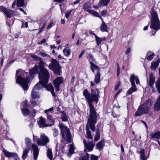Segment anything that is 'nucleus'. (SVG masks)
<instances>
[{
	"label": "nucleus",
	"mask_w": 160,
	"mask_h": 160,
	"mask_svg": "<svg viewBox=\"0 0 160 160\" xmlns=\"http://www.w3.org/2000/svg\"><path fill=\"white\" fill-rule=\"evenodd\" d=\"M150 20L151 21L159 20L157 13L155 11L153 8H152L150 12Z\"/></svg>",
	"instance_id": "nucleus-15"
},
{
	"label": "nucleus",
	"mask_w": 160,
	"mask_h": 160,
	"mask_svg": "<svg viewBox=\"0 0 160 160\" xmlns=\"http://www.w3.org/2000/svg\"><path fill=\"white\" fill-rule=\"evenodd\" d=\"M62 115L61 116L62 120L63 122H66L68 120V119L64 112H62Z\"/></svg>",
	"instance_id": "nucleus-41"
},
{
	"label": "nucleus",
	"mask_w": 160,
	"mask_h": 160,
	"mask_svg": "<svg viewBox=\"0 0 160 160\" xmlns=\"http://www.w3.org/2000/svg\"><path fill=\"white\" fill-rule=\"evenodd\" d=\"M31 102L32 106H34L37 104V102L33 100L31 101Z\"/></svg>",
	"instance_id": "nucleus-59"
},
{
	"label": "nucleus",
	"mask_w": 160,
	"mask_h": 160,
	"mask_svg": "<svg viewBox=\"0 0 160 160\" xmlns=\"http://www.w3.org/2000/svg\"><path fill=\"white\" fill-rule=\"evenodd\" d=\"M93 34L95 36L96 41L97 45L98 46L100 44L102 41L106 40V37H104L102 38H100L97 36L95 33H93Z\"/></svg>",
	"instance_id": "nucleus-19"
},
{
	"label": "nucleus",
	"mask_w": 160,
	"mask_h": 160,
	"mask_svg": "<svg viewBox=\"0 0 160 160\" xmlns=\"http://www.w3.org/2000/svg\"><path fill=\"white\" fill-rule=\"evenodd\" d=\"M104 141H102L98 143L97 145V148L99 149H102L103 146Z\"/></svg>",
	"instance_id": "nucleus-42"
},
{
	"label": "nucleus",
	"mask_w": 160,
	"mask_h": 160,
	"mask_svg": "<svg viewBox=\"0 0 160 160\" xmlns=\"http://www.w3.org/2000/svg\"><path fill=\"white\" fill-rule=\"evenodd\" d=\"M53 135L54 137L57 136L58 134V130L56 129H53Z\"/></svg>",
	"instance_id": "nucleus-53"
},
{
	"label": "nucleus",
	"mask_w": 160,
	"mask_h": 160,
	"mask_svg": "<svg viewBox=\"0 0 160 160\" xmlns=\"http://www.w3.org/2000/svg\"><path fill=\"white\" fill-rule=\"evenodd\" d=\"M49 142V139L44 133H41L40 139L37 140L38 145L43 146L46 145Z\"/></svg>",
	"instance_id": "nucleus-9"
},
{
	"label": "nucleus",
	"mask_w": 160,
	"mask_h": 160,
	"mask_svg": "<svg viewBox=\"0 0 160 160\" xmlns=\"http://www.w3.org/2000/svg\"><path fill=\"white\" fill-rule=\"evenodd\" d=\"M17 6L18 7H22L24 5V0H17Z\"/></svg>",
	"instance_id": "nucleus-36"
},
{
	"label": "nucleus",
	"mask_w": 160,
	"mask_h": 160,
	"mask_svg": "<svg viewBox=\"0 0 160 160\" xmlns=\"http://www.w3.org/2000/svg\"><path fill=\"white\" fill-rule=\"evenodd\" d=\"M110 1V0H100L98 5L99 7H101L102 5L106 6L109 2Z\"/></svg>",
	"instance_id": "nucleus-26"
},
{
	"label": "nucleus",
	"mask_w": 160,
	"mask_h": 160,
	"mask_svg": "<svg viewBox=\"0 0 160 160\" xmlns=\"http://www.w3.org/2000/svg\"><path fill=\"white\" fill-rule=\"evenodd\" d=\"M30 149L29 148H25L23 152V154L22 156V158L23 160H25L27 156L28 151H29Z\"/></svg>",
	"instance_id": "nucleus-30"
},
{
	"label": "nucleus",
	"mask_w": 160,
	"mask_h": 160,
	"mask_svg": "<svg viewBox=\"0 0 160 160\" xmlns=\"http://www.w3.org/2000/svg\"><path fill=\"white\" fill-rule=\"evenodd\" d=\"M21 111L22 112L23 115L24 116H26L29 115V111L28 108H22Z\"/></svg>",
	"instance_id": "nucleus-35"
},
{
	"label": "nucleus",
	"mask_w": 160,
	"mask_h": 160,
	"mask_svg": "<svg viewBox=\"0 0 160 160\" xmlns=\"http://www.w3.org/2000/svg\"><path fill=\"white\" fill-rule=\"evenodd\" d=\"M100 91L98 89H92L91 94L85 89L83 91V95L85 97L86 101L88 102L90 107V113L88 118V123L86 127L87 131V137L90 139L92 138V137L89 131L88 126L93 131L95 130V124L97 122V115L94 107L92 105V102L95 101L97 103L100 97Z\"/></svg>",
	"instance_id": "nucleus-1"
},
{
	"label": "nucleus",
	"mask_w": 160,
	"mask_h": 160,
	"mask_svg": "<svg viewBox=\"0 0 160 160\" xmlns=\"http://www.w3.org/2000/svg\"><path fill=\"white\" fill-rule=\"evenodd\" d=\"M3 152L6 157L9 158L8 160H18L19 159L16 153L11 152L5 150H3Z\"/></svg>",
	"instance_id": "nucleus-10"
},
{
	"label": "nucleus",
	"mask_w": 160,
	"mask_h": 160,
	"mask_svg": "<svg viewBox=\"0 0 160 160\" xmlns=\"http://www.w3.org/2000/svg\"><path fill=\"white\" fill-rule=\"evenodd\" d=\"M100 74L99 72H97L95 75L94 81L96 84H98L100 82Z\"/></svg>",
	"instance_id": "nucleus-27"
},
{
	"label": "nucleus",
	"mask_w": 160,
	"mask_h": 160,
	"mask_svg": "<svg viewBox=\"0 0 160 160\" xmlns=\"http://www.w3.org/2000/svg\"><path fill=\"white\" fill-rule=\"evenodd\" d=\"M25 143L27 146V148L30 149L31 145V141L29 138H26L25 139Z\"/></svg>",
	"instance_id": "nucleus-39"
},
{
	"label": "nucleus",
	"mask_w": 160,
	"mask_h": 160,
	"mask_svg": "<svg viewBox=\"0 0 160 160\" xmlns=\"http://www.w3.org/2000/svg\"><path fill=\"white\" fill-rule=\"evenodd\" d=\"M64 148L63 146H62L61 147L59 148V149H58L57 145H56V150L57 152H58V155L60 154L61 153H63L64 152V150H63Z\"/></svg>",
	"instance_id": "nucleus-31"
},
{
	"label": "nucleus",
	"mask_w": 160,
	"mask_h": 160,
	"mask_svg": "<svg viewBox=\"0 0 160 160\" xmlns=\"http://www.w3.org/2000/svg\"><path fill=\"white\" fill-rule=\"evenodd\" d=\"M85 53V51L84 50L82 51L81 53L80 54V55H79L78 57L79 58H80L82 56L84 53Z\"/></svg>",
	"instance_id": "nucleus-64"
},
{
	"label": "nucleus",
	"mask_w": 160,
	"mask_h": 160,
	"mask_svg": "<svg viewBox=\"0 0 160 160\" xmlns=\"http://www.w3.org/2000/svg\"><path fill=\"white\" fill-rule=\"evenodd\" d=\"M90 68L93 72H94L95 70H97V72H100V70L99 67L95 64L93 62H90Z\"/></svg>",
	"instance_id": "nucleus-20"
},
{
	"label": "nucleus",
	"mask_w": 160,
	"mask_h": 160,
	"mask_svg": "<svg viewBox=\"0 0 160 160\" xmlns=\"http://www.w3.org/2000/svg\"><path fill=\"white\" fill-rule=\"evenodd\" d=\"M31 57L37 60L38 59L40 58L39 57L36 55H32Z\"/></svg>",
	"instance_id": "nucleus-62"
},
{
	"label": "nucleus",
	"mask_w": 160,
	"mask_h": 160,
	"mask_svg": "<svg viewBox=\"0 0 160 160\" xmlns=\"http://www.w3.org/2000/svg\"><path fill=\"white\" fill-rule=\"evenodd\" d=\"M48 79H48L47 82H46L45 81H44V80H43V81H41L39 79V83L36 84V85L34 86L33 89L32 90L31 95L32 97L33 98L35 99L39 98V95L38 92L35 90V89L39 90L41 89L43 87H44V86H45V84H47L48 82Z\"/></svg>",
	"instance_id": "nucleus-7"
},
{
	"label": "nucleus",
	"mask_w": 160,
	"mask_h": 160,
	"mask_svg": "<svg viewBox=\"0 0 160 160\" xmlns=\"http://www.w3.org/2000/svg\"><path fill=\"white\" fill-rule=\"evenodd\" d=\"M45 23H44L43 24L42 26V27L39 30L38 33H40L42 31V30L45 28Z\"/></svg>",
	"instance_id": "nucleus-58"
},
{
	"label": "nucleus",
	"mask_w": 160,
	"mask_h": 160,
	"mask_svg": "<svg viewBox=\"0 0 160 160\" xmlns=\"http://www.w3.org/2000/svg\"><path fill=\"white\" fill-rule=\"evenodd\" d=\"M82 7L85 11L88 12V11L90 10L89 9L91 8V4L89 2H86L84 4Z\"/></svg>",
	"instance_id": "nucleus-25"
},
{
	"label": "nucleus",
	"mask_w": 160,
	"mask_h": 160,
	"mask_svg": "<svg viewBox=\"0 0 160 160\" xmlns=\"http://www.w3.org/2000/svg\"><path fill=\"white\" fill-rule=\"evenodd\" d=\"M120 82H118L116 86H115V89L116 90H117L118 89V88L120 86Z\"/></svg>",
	"instance_id": "nucleus-60"
},
{
	"label": "nucleus",
	"mask_w": 160,
	"mask_h": 160,
	"mask_svg": "<svg viewBox=\"0 0 160 160\" xmlns=\"http://www.w3.org/2000/svg\"><path fill=\"white\" fill-rule=\"evenodd\" d=\"M72 11V10H71L67 11L66 12V13L65 14V17L67 18H68L69 17L70 15V14Z\"/></svg>",
	"instance_id": "nucleus-48"
},
{
	"label": "nucleus",
	"mask_w": 160,
	"mask_h": 160,
	"mask_svg": "<svg viewBox=\"0 0 160 160\" xmlns=\"http://www.w3.org/2000/svg\"><path fill=\"white\" fill-rule=\"evenodd\" d=\"M89 154L86 152V156H83L82 157L81 160H89Z\"/></svg>",
	"instance_id": "nucleus-46"
},
{
	"label": "nucleus",
	"mask_w": 160,
	"mask_h": 160,
	"mask_svg": "<svg viewBox=\"0 0 160 160\" xmlns=\"http://www.w3.org/2000/svg\"><path fill=\"white\" fill-rule=\"evenodd\" d=\"M46 39H43L42 40H41V41L39 42H38V44L39 45L41 44H42L43 43L46 42Z\"/></svg>",
	"instance_id": "nucleus-56"
},
{
	"label": "nucleus",
	"mask_w": 160,
	"mask_h": 160,
	"mask_svg": "<svg viewBox=\"0 0 160 160\" xmlns=\"http://www.w3.org/2000/svg\"><path fill=\"white\" fill-rule=\"evenodd\" d=\"M74 150V147L73 145L70 144V148L69 149V152L71 153H72Z\"/></svg>",
	"instance_id": "nucleus-49"
},
{
	"label": "nucleus",
	"mask_w": 160,
	"mask_h": 160,
	"mask_svg": "<svg viewBox=\"0 0 160 160\" xmlns=\"http://www.w3.org/2000/svg\"><path fill=\"white\" fill-rule=\"evenodd\" d=\"M153 102L150 100H148L143 104H141L138 107L137 111L135 112V117L140 116L142 114L148 113L149 110L152 107Z\"/></svg>",
	"instance_id": "nucleus-3"
},
{
	"label": "nucleus",
	"mask_w": 160,
	"mask_h": 160,
	"mask_svg": "<svg viewBox=\"0 0 160 160\" xmlns=\"http://www.w3.org/2000/svg\"><path fill=\"white\" fill-rule=\"evenodd\" d=\"M153 102L150 100H148L143 104H141L138 107L137 111L135 112V117L140 116L142 114L148 113L149 110L152 107Z\"/></svg>",
	"instance_id": "nucleus-4"
},
{
	"label": "nucleus",
	"mask_w": 160,
	"mask_h": 160,
	"mask_svg": "<svg viewBox=\"0 0 160 160\" xmlns=\"http://www.w3.org/2000/svg\"><path fill=\"white\" fill-rule=\"evenodd\" d=\"M158 65L159 62L157 61L152 62L151 66V69L152 70H155L158 67Z\"/></svg>",
	"instance_id": "nucleus-28"
},
{
	"label": "nucleus",
	"mask_w": 160,
	"mask_h": 160,
	"mask_svg": "<svg viewBox=\"0 0 160 160\" xmlns=\"http://www.w3.org/2000/svg\"><path fill=\"white\" fill-rule=\"evenodd\" d=\"M88 56L89 58L93 62L95 63H96L95 59V58H94V57L92 55L89 54L88 55Z\"/></svg>",
	"instance_id": "nucleus-47"
},
{
	"label": "nucleus",
	"mask_w": 160,
	"mask_h": 160,
	"mask_svg": "<svg viewBox=\"0 0 160 160\" xmlns=\"http://www.w3.org/2000/svg\"><path fill=\"white\" fill-rule=\"evenodd\" d=\"M47 118L49 122L52 123L51 124H48L49 125H51V126L53 125L55 123V121L52 118V116L48 114H47Z\"/></svg>",
	"instance_id": "nucleus-34"
},
{
	"label": "nucleus",
	"mask_w": 160,
	"mask_h": 160,
	"mask_svg": "<svg viewBox=\"0 0 160 160\" xmlns=\"http://www.w3.org/2000/svg\"><path fill=\"white\" fill-rule=\"evenodd\" d=\"M39 55L47 59L49 58V55L44 52H40L39 53Z\"/></svg>",
	"instance_id": "nucleus-43"
},
{
	"label": "nucleus",
	"mask_w": 160,
	"mask_h": 160,
	"mask_svg": "<svg viewBox=\"0 0 160 160\" xmlns=\"http://www.w3.org/2000/svg\"><path fill=\"white\" fill-rule=\"evenodd\" d=\"M48 67L55 74H60L61 68L58 62L56 59H52L51 62L49 64Z\"/></svg>",
	"instance_id": "nucleus-8"
},
{
	"label": "nucleus",
	"mask_w": 160,
	"mask_h": 160,
	"mask_svg": "<svg viewBox=\"0 0 160 160\" xmlns=\"http://www.w3.org/2000/svg\"><path fill=\"white\" fill-rule=\"evenodd\" d=\"M53 110V108L52 107L49 109H47L45 110L44 112L45 113H46L47 114H49V112H51Z\"/></svg>",
	"instance_id": "nucleus-52"
},
{
	"label": "nucleus",
	"mask_w": 160,
	"mask_h": 160,
	"mask_svg": "<svg viewBox=\"0 0 160 160\" xmlns=\"http://www.w3.org/2000/svg\"><path fill=\"white\" fill-rule=\"evenodd\" d=\"M108 28L106 25L105 22L103 21L100 27L101 31L102 32H108Z\"/></svg>",
	"instance_id": "nucleus-22"
},
{
	"label": "nucleus",
	"mask_w": 160,
	"mask_h": 160,
	"mask_svg": "<svg viewBox=\"0 0 160 160\" xmlns=\"http://www.w3.org/2000/svg\"><path fill=\"white\" fill-rule=\"evenodd\" d=\"M88 12L94 16L97 17L98 16L99 14L98 13L95 11L90 10L88 11Z\"/></svg>",
	"instance_id": "nucleus-45"
},
{
	"label": "nucleus",
	"mask_w": 160,
	"mask_h": 160,
	"mask_svg": "<svg viewBox=\"0 0 160 160\" xmlns=\"http://www.w3.org/2000/svg\"><path fill=\"white\" fill-rule=\"evenodd\" d=\"M107 12V10H104L101 12V14L102 16H104L106 14Z\"/></svg>",
	"instance_id": "nucleus-57"
},
{
	"label": "nucleus",
	"mask_w": 160,
	"mask_h": 160,
	"mask_svg": "<svg viewBox=\"0 0 160 160\" xmlns=\"http://www.w3.org/2000/svg\"><path fill=\"white\" fill-rule=\"evenodd\" d=\"M20 69L17 70L16 72V82L20 84L24 90H27L28 89V82L31 78H32L34 74L38 72V68L37 65L30 71V76L27 77L25 74L27 73Z\"/></svg>",
	"instance_id": "nucleus-2"
},
{
	"label": "nucleus",
	"mask_w": 160,
	"mask_h": 160,
	"mask_svg": "<svg viewBox=\"0 0 160 160\" xmlns=\"http://www.w3.org/2000/svg\"><path fill=\"white\" fill-rule=\"evenodd\" d=\"M154 56V54L153 53L148 56L147 58V59L149 60H151L153 58Z\"/></svg>",
	"instance_id": "nucleus-50"
},
{
	"label": "nucleus",
	"mask_w": 160,
	"mask_h": 160,
	"mask_svg": "<svg viewBox=\"0 0 160 160\" xmlns=\"http://www.w3.org/2000/svg\"><path fill=\"white\" fill-rule=\"evenodd\" d=\"M39 127L41 128H43L45 127L51 126V125H49L45 123V119L42 117H40V120L38 121Z\"/></svg>",
	"instance_id": "nucleus-16"
},
{
	"label": "nucleus",
	"mask_w": 160,
	"mask_h": 160,
	"mask_svg": "<svg viewBox=\"0 0 160 160\" xmlns=\"http://www.w3.org/2000/svg\"><path fill=\"white\" fill-rule=\"evenodd\" d=\"M154 109L156 111H158L160 109V96L154 104Z\"/></svg>",
	"instance_id": "nucleus-21"
},
{
	"label": "nucleus",
	"mask_w": 160,
	"mask_h": 160,
	"mask_svg": "<svg viewBox=\"0 0 160 160\" xmlns=\"http://www.w3.org/2000/svg\"><path fill=\"white\" fill-rule=\"evenodd\" d=\"M0 11L5 13L7 17L10 18L12 15V11L9 9L6 8L2 6H0Z\"/></svg>",
	"instance_id": "nucleus-13"
},
{
	"label": "nucleus",
	"mask_w": 160,
	"mask_h": 160,
	"mask_svg": "<svg viewBox=\"0 0 160 160\" xmlns=\"http://www.w3.org/2000/svg\"><path fill=\"white\" fill-rule=\"evenodd\" d=\"M151 24L150 28L154 30H157L160 29V22L159 20L151 21Z\"/></svg>",
	"instance_id": "nucleus-14"
},
{
	"label": "nucleus",
	"mask_w": 160,
	"mask_h": 160,
	"mask_svg": "<svg viewBox=\"0 0 160 160\" xmlns=\"http://www.w3.org/2000/svg\"><path fill=\"white\" fill-rule=\"evenodd\" d=\"M117 76H118L119 74L120 73V68L119 66V64L118 63H117Z\"/></svg>",
	"instance_id": "nucleus-54"
},
{
	"label": "nucleus",
	"mask_w": 160,
	"mask_h": 160,
	"mask_svg": "<svg viewBox=\"0 0 160 160\" xmlns=\"http://www.w3.org/2000/svg\"><path fill=\"white\" fill-rule=\"evenodd\" d=\"M63 79L62 77H58L53 81L54 86L57 91L59 90V86L62 82Z\"/></svg>",
	"instance_id": "nucleus-12"
},
{
	"label": "nucleus",
	"mask_w": 160,
	"mask_h": 160,
	"mask_svg": "<svg viewBox=\"0 0 160 160\" xmlns=\"http://www.w3.org/2000/svg\"><path fill=\"white\" fill-rule=\"evenodd\" d=\"M150 79L149 81V85L152 88V85L155 82V78L152 75H149Z\"/></svg>",
	"instance_id": "nucleus-33"
},
{
	"label": "nucleus",
	"mask_w": 160,
	"mask_h": 160,
	"mask_svg": "<svg viewBox=\"0 0 160 160\" xmlns=\"http://www.w3.org/2000/svg\"><path fill=\"white\" fill-rule=\"evenodd\" d=\"M44 62L41 61L39 63V67L40 72L39 73V78L41 81H44L47 82L48 79H49L50 76L48 70L44 67Z\"/></svg>",
	"instance_id": "nucleus-5"
},
{
	"label": "nucleus",
	"mask_w": 160,
	"mask_h": 160,
	"mask_svg": "<svg viewBox=\"0 0 160 160\" xmlns=\"http://www.w3.org/2000/svg\"><path fill=\"white\" fill-rule=\"evenodd\" d=\"M59 127L60 128L61 132L63 138L68 142H70L71 136L69 129L67 126L62 124H60Z\"/></svg>",
	"instance_id": "nucleus-6"
},
{
	"label": "nucleus",
	"mask_w": 160,
	"mask_h": 160,
	"mask_svg": "<svg viewBox=\"0 0 160 160\" xmlns=\"http://www.w3.org/2000/svg\"><path fill=\"white\" fill-rule=\"evenodd\" d=\"M144 151V150L143 149H141L140 152V157L142 160H147L145 156Z\"/></svg>",
	"instance_id": "nucleus-32"
},
{
	"label": "nucleus",
	"mask_w": 160,
	"mask_h": 160,
	"mask_svg": "<svg viewBox=\"0 0 160 160\" xmlns=\"http://www.w3.org/2000/svg\"><path fill=\"white\" fill-rule=\"evenodd\" d=\"M131 51V48H128L127 50L125 52V54H128Z\"/></svg>",
	"instance_id": "nucleus-61"
},
{
	"label": "nucleus",
	"mask_w": 160,
	"mask_h": 160,
	"mask_svg": "<svg viewBox=\"0 0 160 160\" xmlns=\"http://www.w3.org/2000/svg\"><path fill=\"white\" fill-rule=\"evenodd\" d=\"M32 148L33 150L34 158L35 160H37L38 155V147L34 144L32 145Z\"/></svg>",
	"instance_id": "nucleus-17"
},
{
	"label": "nucleus",
	"mask_w": 160,
	"mask_h": 160,
	"mask_svg": "<svg viewBox=\"0 0 160 160\" xmlns=\"http://www.w3.org/2000/svg\"><path fill=\"white\" fill-rule=\"evenodd\" d=\"M150 136L152 138L159 139L160 138V132H157L155 133L152 132Z\"/></svg>",
	"instance_id": "nucleus-23"
},
{
	"label": "nucleus",
	"mask_w": 160,
	"mask_h": 160,
	"mask_svg": "<svg viewBox=\"0 0 160 160\" xmlns=\"http://www.w3.org/2000/svg\"><path fill=\"white\" fill-rule=\"evenodd\" d=\"M47 155L48 157L50 160H51L52 159L53 156L52 150L50 149H48L47 152Z\"/></svg>",
	"instance_id": "nucleus-40"
},
{
	"label": "nucleus",
	"mask_w": 160,
	"mask_h": 160,
	"mask_svg": "<svg viewBox=\"0 0 160 160\" xmlns=\"http://www.w3.org/2000/svg\"><path fill=\"white\" fill-rule=\"evenodd\" d=\"M90 158L91 160H98V157L94 155H92L91 156Z\"/></svg>",
	"instance_id": "nucleus-51"
},
{
	"label": "nucleus",
	"mask_w": 160,
	"mask_h": 160,
	"mask_svg": "<svg viewBox=\"0 0 160 160\" xmlns=\"http://www.w3.org/2000/svg\"><path fill=\"white\" fill-rule=\"evenodd\" d=\"M64 54L66 57H68L71 54L70 50L68 48H65L63 50Z\"/></svg>",
	"instance_id": "nucleus-29"
},
{
	"label": "nucleus",
	"mask_w": 160,
	"mask_h": 160,
	"mask_svg": "<svg viewBox=\"0 0 160 160\" xmlns=\"http://www.w3.org/2000/svg\"><path fill=\"white\" fill-rule=\"evenodd\" d=\"M54 25L53 22L51 21L47 27V29H49Z\"/></svg>",
	"instance_id": "nucleus-55"
},
{
	"label": "nucleus",
	"mask_w": 160,
	"mask_h": 160,
	"mask_svg": "<svg viewBox=\"0 0 160 160\" xmlns=\"http://www.w3.org/2000/svg\"><path fill=\"white\" fill-rule=\"evenodd\" d=\"M100 138V133L99 130L98 128L97 129V130L96 133V135L94 138V140L95 141H98Z\"/></svg>",
	"instance_id": "nucleus-38"
},
{
	"label": "nucleus",
	"mask_w": 160,
	"mask_h": 160,
	"mask_svg": "<svg viewBox=\"0 0 160 160\" xmlns=\"http://www.w3.org/2000/svg\"><path fill=\"white\" fill-rule=\"evenodd\" d=\"M83 142L85 148L84 151L85 152L92 151L95 146V144L93 142H87L85 140H84Z\"/></svg>",
	"instance_id": "nucleus-11"
},
{
	"label": "nucleus",
	"mask_w": 160,
	"mask_h": 160,
	"mask_svg": "<svg viewBox=\"0 0 160 160\" xmlns=\"http://www.w3.org/2000/svg\"><path fill=\"white\" fill-rule=\"evenodd\" d=\"M44 87L46 88L48 90L50 91L53 96H55V94L54 92V88L51 83H50L48 84H45V86H44Z\"/></svg>",
	"instance_id": "nucleus-18"
},
{
	"label": "nucleus",
	"mask_w": 160,
	"mask_h": 160,
	"mask_svg": "<svg viewBox=\"0 0 160 160\" xmlns=\"http://www.w3.org/2000/svg\"><path fill=\"white\" fill-rule=\"evenodd\" d=\"M137 90V88L135 85H132V87L130 88L129 90L127 91V94L130 95L133 92H135Z\"/></svg>",
	"instance_id": "nucleus-24"
},
{
	"label": "nucleus",
	"mask_w": 160,
	"mask_h": 160,
	"mask_svg": "<svg viewBox=\"0 0 160 160\" xmlns=\"http://www.w3.org/2000/svg\"><path fill=\"white\" fill-rule=\"evenodd\" d=\"M136 77H138L135 76L134 74H132L130 78V81L131 82L132 85H135L134 81L135 80Z\"/></svg>",
	"instance_id": "nucleus-37"
},
{
	"label": "nucleus",
	"mask_w": 160,
	"mask_h": 160,
	"mask_svg": "<svg viewBox=\"0 0 160 160\" xmlns=\"http://www.w3.org/2000/svg\"><path fill=\"white\" fill-rule=\"evenodd\" d=\"M28 106V101L25 100L24 102L22 103L21 106V108H27Z\"/></svg>",
	"instance_id": "nucleus-44"
},
{
	"label": "nucleus",
	"mask_w": 160,
	"mask_h": 160,
	"mask_svg": "<svg viewBox=\"0 0 160 160\" xmlns=\"http://www.w3.org/2000/svg\"><path fill=\"white\" fill-rule=\"evenodd\" d=\"M16 0L14 1L13 2L12 4V8H14L16 4Z\"/></svg>",
	"instance_id": "nucleus-63"
}]
</instances>
